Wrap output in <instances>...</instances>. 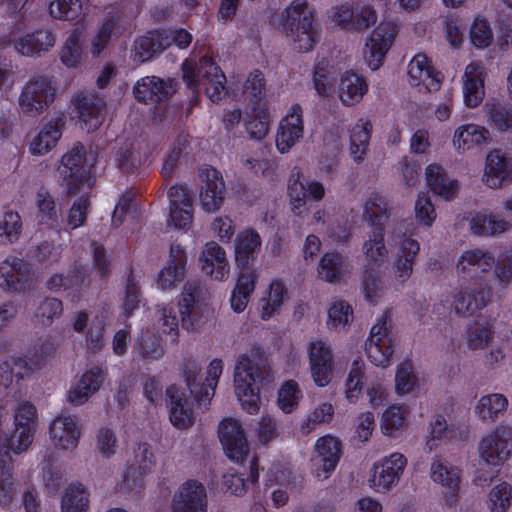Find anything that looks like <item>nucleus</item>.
<instances>
[{
    "label": "nucleus",
    "mask_w": 512,
    "mask_h": 512,
    "mask_svg": "<svg viewBox=\"0 0 512 512\" xmlns=\"http://www.w3.org/2000/svg\"><path fill=\"white\" fill-rule=\"evenodd\" d=\"M169 419L178 429H188L194 424L193 400L184 389L171 385L167 388Z\"/></svg>",
    "instance_id": "nucleus-17"
},
{
    "label": "nucleus",
    "mask_w": 512,
    "mask_h": 512,
    "mask_svg": "<svg viewBox=\"0 0 512 512\" xmlns=\"http://www.w3.org/2000/svg\"><path fill=\"white\" fill-rule=\"evenodd\" d=\"M82 31L78 28L74 29L66 39L61 52L60 58L62 63L70 68L77 67L81 62L82 48L80 40Z\"/></svg>",
    "instance_id": "nucleus-58"
},
{
    "label": "nucleus",
    "mask_w": 512,
    "mask_h": 512,
    "mask_svg": "<svg viewBox=\"0 0 512 512\" xmlns=\"http://www.w3.org/2000/svg\"><path fill=\"white\" fill-rule=\"evenodd\" d=\"M485 113L488 125L499 133L512 132V107L505 103H487Z\"/></svg>",
    "instance_id": "nucleus-50"
},
{
    "label": "nucleus",
    "mask_w": 512,
    "mask_h": 512,
    "mask_svg": "<svg viewBox=\"0 0 512 512\" xmlns=\"http://www.w3.org/2000/svg\"><path fill=\"white\" fill-rule=\"evenodd\" d=\"M88 493L83 486H70L66 489L62 501V512H87L88 509Z\"/></svg>",
    "instance_id": "nucleus-59"
},
{
    "label": "nucleus",
    "mask_w": 512,
    "mask_h": 512,
    "mask_svg": "<svg viewBox=\"0 0 512 512\" xmlns=\"http://www.w3.org/2000/svg\"><path fill=\"white\" fill-rule=\"evenodd\" d=\"M22 232L21 217L17 212L8 211L0 220V243H14Z\"/></svg>",
    "instance_id": "nucleus-64"
},
{
    "label": "nucleus",
    "mask_w": 512,
    "mask_h": 512,
    "mask_svg": "<svg viewBox=\"0 0 512 512\" xmlns=\"http://www.w3.org/2000/svg\"><path fill=\"white\" fill-rule=\"evenodd\" d=\"M407 462V458L398 452L381 458L370 470L369 487L377 493L390 491L399 483Z\"/></svg>",
    "instance_id": "nucleus-6"
},
{
    "label": "nucleus",
    "mask_w": 512,
    "mask_h": 512,
    "mask_svg": "<svg viewBox=\"0 0 512 512\" xmlns=\"http://www.w3.org/2000/svg\"><path fill=\"white\" fill-rule=\"evenodd\" d=\"M30 371L26 360L11 357L0 365V381L8 387L14 380L19 381Z\"/></svg>",
    "instance_id": "nucleus-60"
},
{
    "label": "nucleus",
    "mask_w": 512,
    "mask_h": 512,
    "mask_svg": "<svg viewBox=\"0 0 512 512\" xmlns=\"http://www.w3.org/2000/svg\"><path fill=\"white\" fill-rule=\"evenodd\" d=\"M207 505L205 487L198 481L189 480L175 493L172 512H207Z\"/></svg>",
    "instance_id": "nucleus-18"
},
{
    "label": "nucleus",
    "mask_w": 512,
    "mask_h": 512,
    "mask_svg": "<svg viewBox=\"0 0 512 512\" xmlns=\"http://www.w3.org/2000/svg\"><path fill=\"white\" fill-rule=\"evenodd\" d=\"M270 121L271 114L268 107L265 104L255 106L245 120L246 132L251 139L262 140L269 132Z\"/></svg>",
    "instance_id": "nucleus-47"
},
{
    "label": "nucleus",
    "mask_w": 512,
    "mask_h": 512,
    "mask_svg": "<svg viewBox=\"0 0 512 512\" xmlns=\"http://www.w3.org/2000/svg\"><path fill=\"white\" fill-rule=\"evenodd\" d=\"M201 270L211 278L223 281L228 278L230 266L223 247L216 242L205 244L200 258Z\"/></svg>",
    "instance_id": "nucleus-25"
},
{
    "label": "nucleus",
    "mask_w": 512,
    "mask_h": 512,
    "mask_svg": "<svg viewBox=\"0 0 512 512\" xmlns=\"http://www.w3.org/2000/svg\"><path fill=\"white\" fill-rule=\"evenodd\" d=\"M187 257L185 250L178 243H172L166 265L158 275V285L162 290L175 288L184 280Z\"/></svg>",
    "instance_id": "nucleus-22"
},
{
    "label": "nucleus",
    "mask_w": 512,
    "mask_h": 512,
    "mask_svg": "<svg viewBox=\"0 0 512 512\" xmlns=\"http://www.w3.org/2000/svg\"><path fill=\"white\" fill-rule=\"evenodd\" d=\"M383 228L373 229L368 239L363 243L362 252L369 264L380 266L388 257Z\"/></svg>",
    "instance_id": "nucleus-48"
},
{
    "label": "nucleus",
    "mask_w": 512,
    "mask_h": 512,
    "mask_svg": "<svg viewBox=\"0 0 512 512\" xmlns=\"http://www.w3.org/2000/svg\"><path fill=\"white\" fill-rule=\"evenodd\" d=\"M166 48H168L167 38L162 37L161 31L148 32L135 40L131 58L134 62L144 63Z\"/></svg>",
    "instance_id": "nucleus-33"
},
{
    "label": "nucleus",
    "mask_w": 512,
    "mask_h": 512,
    "mask_svg": "<svg viewBox=\"0 0 512 512\" xmlns=\"http://www.w3.org/2000/svg\"><path fill=\"white\" fill-rule=\"evenodd\" d=\"M418 384V378L411 361L406 360L397 366L395 374V391L398 395L412 392Z\"/></svg>",
    "instance_id": "nucleus-61"
},
{
    "label": "nucleus",
    "mask_w": 512,
    "mask_h": 512,
    "mask_svg": "<svg viewBox=\"0 0 512 512\" xmlns=\"http://www.w3.org/2000/svg\"><path fill=\"white\" fill-rule=\"evenodd\" d=\"M284 29L316 22L315 10L308 0H292L282 11Z\"/></svg>",
    "instance_id": "nucleus-40"
},
{
    "label": "nucleus",
    "mask_w": 512,
    "mask_h": 512,
    "mask_svg": "<svg viewBox=\"0 0 512 512\" xmlns=\"http://www.w3.org/2000/svg\"><path fill=\"white\" fill-rule=\"evenodd\" d=\"M512 179V158L500 149L491 150L485 161L483 183L491 189H499Z\"/></svg>",
    "instance_id": "nucleus-19"
},
{
    "label": "nucleus",
    "mask_w": 512,
    "mask_h": 512,
    "mask_svg": "<svg viewBox=\"0 0 512 512\" xmlns=\"http://www.w3.org/2000/svg\"><path fill=\"white\" fill-rule=\"evenodd\" d=\"M426 180L430 189L445 200L453 199L459 190L458 182L450 178L445 169L438 164L426 167Z\"/></svg>",
    "instance_id": "nucleus-34"
},
{
    "label": "nucleus",
    "mask_w": 512,
    "mask_h": 512,
    "mask_svg": "<svg viewBox=\"0 0 512 512\" xmlns=\"http://www.w3.org/2000/svg\"><path fill=\"white\" fill-rule=\"evenodd\" d=\"M106 378V371L99 366L86 370L67 393V401L73 406L85 404L99 391Z\"/></svg>",
    "instance_id": "nucleus-21"
},
{
    "label": "nucleus",
    "mask_w": 512,
    "mask_h": 512,
    "mask_svg": "<svg viewBox=\"0 0 512 512\" xmlns=\"http://www.w3.org/2000/svg\"><path fill=\"white\" fill-rule=\"evenodd\" d=\"M58 172L62 185L69 195H76L82 186L89 181V170L86 167V152L81 143H76L61 158Z\"/></svg>",
    "instance_id": "nucleus-5"
},
{
    "label": "nucleus",
    "mask_w": 512,
    "mask_h": 512,
    "mask_svg": "<svg viewBox=\"0 0 512 512\" xmlns=\"http://www.w3.org/2000/svg\"><path fill=\"white\" fill-rule=\"evenodd\" d=\"M200 204L204 211L214 213L220 210L226 197V186L222 174L208 166L201 170Z\"/></svg>",
    "instance_id": "nucleus-13"
},
{
    "label": "nucleus",
    "mask_w": 512,
    "mask_h": 512,
    "mask_svg": "<svg viewBox=\"0 0 512 512\" xmlns=\"http://www.w3.org/2000/svg\"><path fill=\"white\" fill-rule=\"evenodd\" d=\"M242 94L245 100L251 104L260 105L261 100L265 97V78L261 71L255 70L248 75L243 85Z\"/></svg>",
    "instance_id": "nucleus-62"
},
{
    "label": "nucleus",
    "mask_w": 512,
    "mask_h": 512,
    "mask_svg": "<svg viewBox=\"0 0 512 512\" xmlns=\"http://www.w3.org/2000/svg\"><path fill=\"white\" fill-rule=\"evenodd\" d=\"M367 91L368 85L362 76L354 72H345L341 76L338 94L344 105L352 106L360 102Z\"/></svg>",
    "instance_id": "nucleus-36"
},
{
    "label": "nucleus",
    "mask_w": 512,
    "mask_h": 512,
    "mask_svg": "<svg viewBox=\"0 0 512 512\" xmlns=\"http://www.w3.org/2000/svg\"><path fill=\"white\" fill-rule=\"evenodd\" d=\"M261 244V237L254 229H245L237 234L235 238L234 259L236 266L241 271L253 270L251 264L260 251Z\"/></svg>",
    "instance_id": "nucleus-26"
},
{
    "label": "nucleus",
    "mask_w": 512,
    "mask_h": 512,
    "mask_svg": "<svg viewBox=\"0 0 512 512\" xmlns=\"http://www.w3.org/2000/svg\"><path fill=\"white\" fill-rule=\"evenodd\" d=\"M508 407V400L503 394L493 393L482 396L476 407L475 413L484 422H495L503 416Z\"/></svg>",
    "instance_id": "nucleus-44"
},
{
    "label": "nucleus",
    "mask_w": 512,
    "mask_h": 512,
    "mask_svg": "<svg viewBox=\"0 0 512 512\" xmlns=\"http://www.w3.org/2000/svg\"><path fill=\"white\" fill-rule=\"evenodd\" d=\"M430 472L433 481L447 488L449 493L454 495L458 491L460 474L456 467L435 459L431 464Z\"/></svg>",
    "instance_id": "nucleus-52"
},
{
    "label": "nucleus",
    "mask_w": 512,
    "mask_h": 512,
    "mask_svg": "<svg viewBox=\"0 0 512 512\" xmlns=\"http://www.w3.org/2000/svg\"><path fill=\"white\" fill-rule=\"evenodd\" d=\"M287 289L279 281H273L269 286L267 296L259 300V315L262 320H269L282 306Z\"/></svg>",
    "instance_id": "nucleus-51"
},
{
    "label": "nucleus",
    "mask_w": 512,
    "mask_h": 512,
    "mask_svg": "<svg viewBox=\"0 0 512 512\" xmlns=\"http://www.w3.org/2000/svg\"><path fill=\"white\" fill-rule=\"evenodd\" d=\"M469 225L471 232L477 236L502 234L512 228L510 221L489 210H482L473 214Z\"/></svg>",
    "instance_id": "nucleus-29"
},
{
    "label": "nucleus",
    "mask_w": 512,
    "mask_h": 512,
    "mask_svg": "<svg viewBox=\"0 0 512 512\" xmlns=\"http://www.w3.org/2000/svg\"><path fill=\"white\" fill-rule=\"evenodd\" d=\"M49 12L55 19L78 22L83 17L80 0H54L50 3Z\"/></svg>",
    "instance_id": "nucleus-56"
},
{
    "label": "nucleus",
    "mask_w": 512,
    "mask_h": 512,
    "mask_svg": "<svg viewBox=\"0 0 512 512\" xmlns=\"http://www.w3.org/2000/svg\"><path fill=\"white\" fill-rule=\"evenodd\" d=\"M364 369L365 365L363 362L358 360L353 361L345 382V396L350 403H355L361 395Z\"/></svg>",
    "instance_id": "nucleus-63"
},
{
    "label": "nucleus",
    "mask_w": 512,
    "mask_h": 512,
    "mask_svg": "<svg viewBox=\"0 0 512 512\" xmlns=\"http://www.w3.org/2000/svg\"><path fill=\"white\" fill-rule=\"evenodd\" d=\"M135 349L141 358L147 362L157 361L165 354V349L159 337L150 331L143 332L135 342Z\"/></svg>",
    "instance_id": "nucleus-53"
},
{
    "label": "nucleus",
    "mask_w": 512,
    "mask_h": 512,
    "mask_svg": "<svg viewBox=\"0 0 512 512\" xmlns=\"http://www.w3.org/2000/svg\"><path fill=\"white\" fill-rule=\"evenodd\" d=\"M274 381V373L266 360L255 355L242 354L234 370L235 394L241 407L249 414H257L261 408L258 383L268 386Z\"/></svg>",
    "instance_id": "nucleus-1"
},
{
    "label": "nucleus",
    "mask_w": 512,
    "mask_h": 512,
    "mask_svg": "<svg viewBox=\"0 0 512 512\" xmlns=\"http://www.w3.org/2000/svg\"><path fill=\"white\" fill-rule=\"evenodd\" d=\"M409 83L420 92L436 91L440 87L441 74L431 65L425 54L415 55L408 65Z\"/></svg>",
    "instance_id": "nucleus-20"
},
{
    "label": "nucleus",
    "mask_w": 512,
    "mask_h": 512,
    "mask_svg": "<svg viewBox=\"0 0 512 512\" xmlns=\"http://www.w3.org/2000/svg\"><path fill=\"white\" fill-rule=\"evenodd\" d=\"M37 208V220L40 224L49 228H57L60 218V210L57 208L54 197L45 189H40L35 196Z\"/></svg>",
    "instance_id": "nucleus-46"
},
{
    "label": "nucleus",
    "mask_w": 512,
    "mask_h": 512,
    "mask_svg": "<svg viewBox=\"0 0 512 512\" xmlns=\"http://www.w3.org/2000/svg\"><path fill=\"white\" fill-rule=\"evenodd\" d=\"M478 454L481 461L489 466L503 465L512 455V426L501 423L482 437Z\"/></svg>",
    "instance_id": "nucleus-3"
},
{
    "label": "nucleus",
    "mask_w": 512,
    "mask_h": 512,
    "mask_svg": "<svg viewBox=\"0 0 512 512\" xmlns=\"http://www.w3.org/2000/svg\"><path fill=\"white\" fill-rule=\"evenodd\" d=\"M372 124L369 119L361 118L350 132V154L355 162H362L369 148Z\"/></svg>",
    "instance_id": "nucleus-43"
},
{
    "label": "nucleus",
    "mask_w": 512,
    "mask_h": 512,
    "mask_svg": "<svg viewBox=\"0 0 512 512\" xmlns=\"http://www.w3.org/2000/svg\"><path fill=\"white\" fill-rule=\"evenodd\" d=\"M490 296L491 291L487 284L473 281L461 286L454 294L451 309L459 316H471L488 304Z\"/></svg>",
    "instance_id": "nucleus-10"
},
{
    "label": "nucleus",
    "mask_w": 512,
    "mask_h": 512,
    "mask_svg": "<svg viewBox=\"0 0 512 512\" xmlns=\"http://www.w3.org/2000/svg\"><path fill=\"white\" fill-rule=\"evenodd\" d=\"M63 314L62 302L54 297L44 298L34 312V321L44 327L50 326Z\"/></svg>",
    "instance_id": "nucleus-57"
},
{
    "label": "nucleus",
    "mask_w": 512,
    "mask_h": 512,
    "mask_svg": "<svg viewBox=\"0 0 512 512\" xmlns=\"http://www.w3.org/2000/svg\"><path fill=\"white\" fill-rule=\"evenodd\" d=\"M336 69L327 59L317 62L313 73V84L318 95H328L335 83Z\"/></svg>",
    "instance_id": "nucleus-55"
},
{
    "label": "nucleus",
    "mask_w": 512,
    "mask_h": 512,
    "mask_svg": "<svg viewBox=\"0 0 512 512\" xmlns=\"http://www.w3.org/2000/svg\"><path fill=\"white\" fill-rule=\"evenodd\" d=\"M81 437V430L75 419L71 416H57L49 427V438L53 451H73L77 448Z\"/></svg>",
    "instance_id": "nucleus-16"
},
{
    "label": "nucleus",
    "mask_w": 512,
    "mask_h": 512,
    "mask_svg": "<svg viewBox=\"0 0 512 512\" xmlns=\"http://www.w3.org/2000/svg\"><path fill=\"white\" fill-rule=\"evenodd\" d=\"M75 105L79 119L87 131H94L102 125L106 114L104 98L93 93H85L77 96Z\"/></svg>",
    "instance_id": "nucleus-24"
},
{
    "label": "nucleus",
    "mask_w": 512,
    "mask_h": 512,
    "mask_svg": "<svg viewBox=\"0 0 512 512\" xmlns=\"http://www.w3.org/2000/svg\"><path fill=\"white\" fill-rule=\"evenodd\" d=\"M349 263L338 252L325 253L318 265L319 277L329 283L338 282L348 271Z\"/></svg>",
    "instance_id": "nucleus-42"
},
{
    "label": "nucleus",
    "mask_w": 512,
    "mask_h": 512,
    "mask_svg": "<svg viewBox=\"0 0 512 512\" xmlns=\"http://www.w3.org/2000/svg\"><path fill=\"white\" fill-rule=\"evenodd\" d=\"M64 124L65 121L62 117H56L44 124L30 142L29 151L31 154L45 155L51 151L61 138Z\"/></svg>",
    "instance_id": "nucleus-30"
},
{
    "label": "nucleus",
    "mask_w": 512,
    "mask_h": 512,
    "mask_svg": "<svg viewBox=\"0 0 512 512\" xmlns=\"http://www.w3.org/2000/svg\"><path fill=\"white\" fill-rule=\"evenodd\" d=\"M55 36L49 30L26 34L15 42V49L22 55L31 56L48 51L55 45Z\"/></svg>",
    "instance_id": "nucleus-39"
},
{
    "label": "nucleus",
    "mask_w": 512,
    "mask_h": 512,
    "mask_svg": "<svg viewBox=\"0 0 512 512\" xmlns=\"http://www.w3.org/2000/svg\"><path fill=\"white\" fill-rule=\"evenodd\" d=\"M90 316L86 310H80L74 313L72 318V327L77 333L86 332L87 346L91 350H99L103 345V326L95 325L93 322L88 327Z\"/></svg>",
    "instance_id": "nucleus-45"
},
{
    "label": "nucleus",
    "mask_w": 512,
    "mask_h": 512,
    "mask_svg": "<svg viewBox=\"0 0 512 512\" xmlns=\"http://www.w3.org/2000/svg\"><path fill=\"white\" fill-rule=\"evenodd\" d=\"M175 91V83L156 76H147L139 80L134 87L135 98L139 102H159L167 99Z\"/></svg>",
    "instance_id": "nucleus-27"
},
{
    "label": "nucleus",
    "mask_w": 512,
    "mask_h": 512,
    "mask_svg": "<svg viewBox=\"0 0 512 512\" xmlns=\"http://www.w3.org/2000/svg\"><path fill=\"white\" fill-rule=\"evenodd\" d=\"M31 279V267L24 259L8 256L0 262V288L3 291L20 292Z\"/></svg>",
    "instance_id": "nucleus-14"
},
{
    "label": "nucleus",
    "mask_w": 512,
    "mask_h": 512,
    "mask_svg": "<svg viewBox=\"0 0 512 512\" xmlns=\"http://www.w3.org/2000/svg\"><path fill=\"white\" fill-rule=\"evenodd\" d=\"M392 206L386 197L380 194H372L365 202L363 219L373 228L385 229L391 216Z\"/></svg>",
    "instance_id": "nucleus-37"
},
{
    "label": "nucleus",
    "mask_w": 512,
    "mask_h": 512,
    "mask_svg": "<svg viewBox=\"0 0 512 512\" xmlns=\"http://www.w3.org/2000/svg\"><path fill=\"white\" fill-rule=\"evenodd\" d=\"M218 432L226 455L236 462L242 461L248 454V443L240 422L233 418L224 419Z\"/></svg>",
    "instance_id": "nucleus-15"
},
{
    "label": "nucleus",
    "mask_w": 512,
    "mask_h": 512,
    "mask_svg": "<svg viewBox=\"0 0 512 512\" xmlns=\"http://www.w3.org/2000/svg\"><path fill=\"white\" fill-rule=\"evenodd\" d=\"M304 135L303 109L293 104L286 115L280 120L275 136L277 150L281 154L288 153Z\"/></svg>",
    "instance_id": "nucleus-11"
},
{
    "label": "nucleus",
    "mask_w": 512,
    "mask_h": 512,
    "mask_svg": "<svg viewBox=\"0 0 512 512\" xmlns=\"http://www.w3.org/2000/svg\"><path fill=\"white\" fill-rule=\"evenodd\" d=\"M257 274L255 270L241 271L232 291L230 304L233 311L241 313L245 310L251 294L255 290Z\"/></svg>",
    "instance_id": "nucleus-41"
},
{
    "label": "nucleus",
    "mask_w": 512,
    "mask_h": 512,
    "mask_svg": "<svg viewBox=\"0 0 512 512\" xmlns=\"http://www.w3.org/2000/svg\"><path fill=\"white\" fill-rule=\"evenodd\" d=\"M199 286L196 283H186L178 302L181 325L184 329L195 330L203 316L202 305L198 301Z\"/></svg>",
    "instance_id": "nucleus-23"
},
{
    "label": "nucleus",
    "mask_w": 512,
    "mask_h": 512,
    "mask_svg": "<svg viewBox=\"0 0 512 512\" xmlns=\"http://www.w3.org/2000/svg\"><path fill=\"white\" fill-rule=\"evenodd\" d=\"M464 101L469 107H476L484 97V69L478 62L470 63L463 76Z\"/></svg>",
    "instance_id": "nucleus-31"
},
{
    "label": "nucleus",
    "mask_w": 512,
    "mask_h": 512,
    "mask_svg": "<svg viewBox=\"0 0 512 512\" xmlns=\"http://www.w3.org/2000/svg\"><path fill=\"white\" fill-rule=\"evenodd\" d=\"M55 97V87L47 76L31 78L23 87L19 105L23 113L36 116L43 112Z\"/></svg>",
    "instance_id": "nucleus-8"
},
{
    "label": "nucleus",
    "mask_w": 512,
    "mask_h": 512,
    "mask_svg": "<svg viewBox=\"0 0 512 512\" xmlns=\"http://www.w3.org/2000/svg\"><path fill=\"white\" fill-rule=\"evenodd\" d=\"M495 264L494 255L488 250L473 248L462 252L456 263L459 274L487 273Z\"/></svg>",
    "instance_id": "nucleus-28"
},
{
    "label": "nucleus",
    "mask_w": 512,
    "mask_h": 512,
    "mask_svg": "<svg viewBox=\"0 0 512 512\" xmlns=\"http://www.w3.org/2000/svg\"><path fill=\"white\" fill-rule=\"evenodd\" d=\"M285 31L292 43L293 49L301 53L312 51L321 36L316 22L291 27L285 29Z\"/></svg>",
    "instance_id": "nucleus-38"
},
{
    "label": "nucleus",
    "mask_w": 512,
    "mask_h": 512,
    "mask_svg": "<svg viewBox=\"0 0 512 512\" xmlns=\"http://www.w3.org/2000/svg\"><path fill=\"white\" fill-rule=\"evenodd\" d=\"M400 26L394 21L381 22L365 42L364 59L372 70L378 69L392 47Z\"/></svg>",
    "instance_id": "nucleus-7"
},
{
    "label": "nucleus",
    "mask_w": 512,
    "mask_h": 512,
    "mask_svg": "<svg viewBox=\"0 0 512 512\" xmlns=\"http://www.w3.org/2000/svg\"><path fill=\"white\" fill-rule=\"evenodd\" d=\"M13 460L5 446H0V505L12 503L19 491V483L14 476Z\"/></svg>",
    "instance_id": "nucleus-32"
},
{
    "label": "nucleus",
    "mask_w": 512,
    "mask_h": 512,
    "mask_svg": "<svg viewBox=\"0 0 512 512\" xmlns=\"http://www.w3.org/2000/svg\"><path fill=\"white\" fill-rule=\"evenodd\" d=\"M115 161L124 172L134 170L143 161V156L140 153V144L133 141L122 143L115 152Z\"/></svg>",
    "instance_id": "nucleus-54"
},
{
    "label": "nucleus",
    "mask_w": 512,
    "mask_h": 512,
    "mask_svg": "<svg viewBox=\"0 0 512 512\" xmlns=\"http://www.w3.org/2000/svg\"><path fill=\"white\" fill-rule=\"evenodd\" d=\"M183 79L193 91L202 86L212 102L226 95V77L212 58L202 57L196 67L189 61L182 64Z\"/></svg>",
    "instance_id": "nucleus-2"
},
{
    "label": "nucleus",
    "mask_w": 512,
    "mask_h": 512,
    "mask_svg": "<svg viewBox=\"0 0 512 512\" xmlns=\"http://www.w3.org/2000/svg\"><path fill=\"white\" fill-rule=\"evenodd\" d=\"M342 453L341 441L330 434L319 438L315 443L312 458L313 473L320 480L327 479L335 470Z\"/></svg>",
    "instance_id": "nucleus-12"
},
{
    "label": "nucleus",
    "mask_w": 512,
    "mask_h": 512,
    "mask_svg": "<svg viewBox=\"0 0 512 512\" xmlns=\"http://www.w3.org/2000/svg\"><path fill=\"white\" fill-rule=\"evenodd\" d=\"M391 315L385 311L375 325L365 344L368 359L376 366L386 368L390 365L394 353V340L390 334Z\"/></svg>",
    "instance_id": "nucleus-4"
},
{
    "label": "nucleus",
    "mask_w": 512,
    "mask_h": 512,
    "mask_svg": "<svg viewBox=\"0 0 512 512\" xmlns=\"http://www.w3.org/2000/svg\"><path fill=\"white\" fill-rule=\"evenodd\" d=\"M410 410L406 405H391L383 413L381 430L386 436H394L408 425Z\"/></svg>",
    "instance_id": "nucleus-49"
},
{
    "label": "nucleus",
    "mask_w": 512,
    "mask_h": 512,
    "mask_svg": "<svg viewBox=\"0 0 512 512\" xmlns=\"http://www.w3.org/2000/svg\"><path fill=\"white\" fill-rule=\"evenodd\" d=\"M222 372L223 361L221 359H213L207 367L205 381L200 383L197 380L200 373L199 366L194 362L187 364L183 373L190 395H193L194 400L210 401Z\"/></svg>",
    "instance_id": "nucleus-9"
},
{
    "label": "nucleus",
    "mask_w": 512,
    "mask_h": 512,
    "mask_svg": "<svg viewBox=\"0 0 512 512\" xmlns=\"http://www.w3.org/2000/svg\"><path fill=\"white\" fill-rule=\"evenodd\" d=\"M489 136L490 133L485 127L476 124H465L456 128L452 142L458 152H464L486 143Z\"/></svg>",
    "instance_id": "nucleus-35"
}]
</instances>
